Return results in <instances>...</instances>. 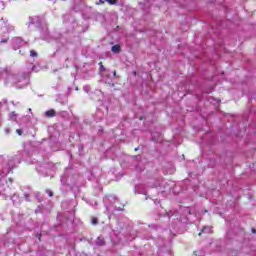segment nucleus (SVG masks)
I'll return each mask as SVG.
<instances>
[{
  "label": "nucleus",
  "instance_id": "39448f33",
  "mask_svg": "<svg viewBox=\"0 0 256 256\" xmlns=\"http://www.w3.org/2000/svg\"><path fill=\"white\" fill-rule=\"evenodd\" d=\"M55 115H56V112L53 109L48 110V111L45 112L46 117H55Z\"/></svg>",
  "mask_w": 256,
  "mask_h": 256
},
{
  "label": "nucleus",
  "instance_id": "f03ea898",
  "mask_svg": "<svg viewBox=\"0 0 256 256\" xmlns=\"http://www.w3.org/2000/svg\"><path fill=\"white\" fill-rule=\"evenodd\" d=\"M22 45H23V40L21 38H15L13 40V47L15 51H17V49H19V47H21Z\"/></svg>",
  "mask_w": 256,
  "mask_h": 256
},
{
  "label": "nucleus",
  "instance_id": "f8f14e48",
  "mask_svg": "<svg viewBox=\"0 0 256 256\" xmlns=\"http://www.w3.org/2000/svg\"><path fill=\"white\" fill-rule=\"evenodd\" d=\"M24 197H25L26 201H31V199H30L31 196L29 194H27V193L24 194Z\"/></svg>",
  "mask_w": 256,
  "mask_h": 256
},
{
  "label": "nucleus",
  "instance_id": "6ab92c4d",
  "mask_svg": "<svg viewBox=\"0 0 256 256\" xmlns=\"http://www.w3.org/2000/svg\"><path fill=\"white\" fill-rule=\"evenodd\" d=\"M7 41L6 40H1V43H6Z\"/></svg>",
  "mask_w": 256,
  "mask_h": 256
},
{
  "label": "nucleus",
  "instance_id": "ddd939ff",
  "mask_svg": "<svg viewBox=\"0 0 256 256\" xmlns=\"http://www.w3.org/2000/svg\"><path fill=\"white\" fill-rule=\"evenodd\" d=\"M46 193H48L49 197H53V192L51 190H46Z\"/></svg>",
  "mask_w": 256,
  "mask_h": 256
},
{
  "label": "nucleus",
  "instance_id": "9b49d317",
  "mask_svg": "<svg viewBox=\"0 0 256 256\" xmlns=\"http://www.w3.org/2000/svg\"><path fill=\"white\" fill-rule=\"evenodd\" d=\"M99 65H100V71H106L105 66H103V62H100Z\"/></svg>",
  "mask_w": 256,
  "mask_h": 256
},
{
  "label": "nucleus",
  "instance_id": "b1692460",
  "mask_svg": "<svg viewBox=\"0 0 256 256\" xmlns=\"http://www.w3.org/2000/svg\"><path fill=\"white\" fill-rule=\"evenodd\" d=\"M46 33H49V30H46Z\"/></svg>",
  "mask_w": 256,
  "mask_h": 256
},
{
  "label": "nucleus",
  "instance_id": "0eeeda50",
  "mask_svg": "<svg viewBox=\"0 0 256 256\" xmlns=\"http://www.w3.org/2000/svg\"><path fill=\"white\" fill-rule=\"evenodd\" d=\"M202 233H212L211 227L205 226V227L202 229Z\"/></svg>",
  "mask_w": 256,
  "mask_h": 256
},
{
  "label": "nucleus",
  "instance_id": "2eb2a0df",
  "mask_svg": "<svg viewBox=\"0 0 256 256\" xmlns=\"http://www.w3.org/2000/svg\"><path fill=\"white\" fill-rule=\"evenodd\" d=\"M92 225H97V218L92 219Z\"/></svg>",
  "mask_w": 256,
  "mask_h": 256
},
{
  "label": "nucleus",
  "instance_id": "20e7f679",
  "mask_svg": "<svg viewBox=\"0 0 256 256\" xmlns=\"http://www.w3.org/2000/svg\"><path fill=\"white\" fill-rule=\"evenodd\" d=\"M111 51L112 53H121V46L119 44H116L112 46Z\"/></svg>",
  "mask_w": 256,
  "mask_h": 256
},
{
  "label": "nucleus",
  "instance_id": "7ed1b4c3",
  "mask_svg": "<svg viewBox=\"0 0 256 256\" xmlns=\"http://www.w3.org/2000/svg\"><path fill=\"white\" fill-rule=\"evenodd\" d=\"M17 157L13 156L8 160V166L10 169H13L15 167V161Z\"/></svg>",
  "mask_w": 256,
  "mask_h": 256
},
{
  "label": "nucleus",
  "instance_id": "dca6fc26",
  "mask_svg": "<svg viewBox=\"0 0 256 256\" xmlns=\"http://www.w3.org/2000/svg\"><path fill=\"white\" fill-rule=\"evenodd\" d=\"M29 19H30L29 25H33V23H35V21L31 17Z\"/></svg>",
  "mask_w": 256,
  "mask_h": 256
},
{
  "label": "nucleus",
  "instance_id": "a211bd4d",
  "mask_svg": "<svg viewBox=\"0 0 256 256\" xmlns=\"http://www.w3.org/2000/svg\"><path fill=\"white\" fill-rule=\"evenodd\" d=\"M113 76L116 77L117 76V71H113Z\"/></svg>",
  "mask_w": 256,
  "mask_h": 256
},
{
  "label": "nucleus",
  "instance_id": "cd10ccee",
  "mask_svg": "<svg viewBox=\"0 0 256 256\" xmlns=\"http://www.w3.org/2000/svg\"><path fill=\"white\" fill-rule=\"evenodd\" d=\"M22 1H27V0H22Z\"/></svg>",
  "mask_w": 256,
  "mask_h": 256
},
{
  "label": "nucleus",
  "instance_id": "4468645a",
  "mask_svg": "<svg viewBox=\"0 0 256 256\" xmlns=\"http://www.w3.org/2000/svg\"><path fill=\"white\" fill-rule=\"evenodd\" d=\"M16 133H18L19 135H23V130L17 129V130H16Z\"/></svg>",
  "mask_w": 256,
  "mask_h": 256
},
{
  "label": "nucleus",
  "instance_id": "5701e85b",
  "mask_svg": "<svg viewBox=\"0 0 256 256\" xmlns=\"http://www.w3.org/2000/svg\"><path fill=\"white\" fill-rule=\"evenodd\" d=\"M38 201H39V202H41V201H42V199H38Z\"/></svg>",
  "mask_w": 256,
  "mask_h": 256
},
{
  "label": "nucleus",
  "instance_id": "9d476101",
  "mask_svg": "<svg viewBox=\"0 0 256 256\" xmlns=\"http://www.w3.org/2000/svg\"><path fill=\"white\" fill-rule=\"evenodd\" d=\"M30 55H31L32 57H37V52H36L35 50H31V51H30Z\"/></svg>",
  "mask_w": 256,
  "mask_h": 256
},
{
  "label": "nucleus",
  "instance_id": "393cba45",
  "mask_svg": "<svg viewBox=\"0 0 256 256\" xmlns=\"http://www.w3.org/2000/svg\"><path fill=\"white\" fill-rule=\"evenodd\" d=\"M6 133H9V130H6Z\"/></svg>",
  "mask_w": 256,
  "mask_h": 256
},
{
  "label": "nucleus",
  "instance_id": "f257e3e1",
  "mask_svg": "<svg viewBox=\"0 0 256 256\" xmlns=\"http://www.w3.org/2000/svg\"><path fill=\"white\" fill-rule=\"evenodd\" d=\"M1 79H4L5 85H11L17 89H23L26 87L29 79L27 78V73L22 72L20 74H11L9 70L3 69L0 71Z\"/></svg>",
  "mask_w": 256,
  "mask_h": 256
},
{
  "label": "nucleus",
  "instance_id": "aec40b11",
  "mask_svg": "<svg viewBox=\"0 0 256 256\" xmlns=\"http://www.w3.org/2000/svg\"><path fill=\"white\" fill-rule=\"evenodd\" d=\"M252 233H256V230H255V229H252Z\"/></svg>",
  "mask_w": 256,
  "mask_h": 256
},
{
  "label": "nucleus",
  "instance_id": "a878e982",
  "mask_svg": "<svg viewBox=\"0 0 256 256\" xmlns=\"http://www.w3.org/2000/svg\"><path fill=\"white\" fill-rule=\"evenodd\" d=\"M36 197H39V194H36Z\"/></svg>",
  "mask_w": 256,
  "mask_h": 256
},
{
  "label": "nucleus",
  "instance_id": "bb28decb",
  "mask_svg": "<svg viewBox=\"0 0 256 256\" xmlns=\"http://www.w3.org/2000/svg\"><path fill=\"white\" fill-rule=\"evenodd\" d=\"M44 39H47V37H44Z\"/></svg>",
  "mask_w": 256,
  "mask_h": 256
},
{
  "label": "nucleus",
  "instance_id": "423d86ee",
  "mask_svg": "<svg viewBox=\"0 0 256 256\" xmlns=\"http://www.w3.org/2000/svg\"><path fill=\"white\" fill-rule=\"evenodd\" d=\"M96 245H98V247H103V245H105V240H103V238L101 237H98L96 241Z\"/></svg>",
  "mask_w": 256,
  "mask_h": 256
},
{
  "label": "nucleus",
  "instance_id": "f3484780",
  "mask_svg": "<svg viewBox=\"0 0 256 256\" xmlns=\"http://www.w3.org/2000/svg\"><path fill=\"white\" fill-rule=\"evenodd\" d=\"M103 3H105V1L100 0V2H99V3H97V5H103Z\"/></svg>",
  "mask_w": 256,
  "mask_h": 256
},
{
  "label": "nucleus",
  "instance_id": "412c9836",
  "mask_svg": "<svg viewBox=\"0 0 256 256\" xmlns=\"http://www.w3.org/2000/svg\"><path fill=\"white\" fill-rule=\"evenodd\" d=\"M135 151H139V148H135Z\"/></svg>",
  "mask_w": 256,
  "mask_h": 256
},
{
  "label": "nucleus",
  "instance_id": "4be33fe9",
  "mask_svg": "<svg viewBox=\"0 0 256 256\" xmlns=\"http://www.w3.org/2000/svg\"><path fill=\"white\" fill-rule=\"evenodd\" d=\"M201 233H202V232H200V233L198 234V235H199V237H201Z\"/></svg>",
  "mask_w": 256,
  "mask_h": 256
},
{
  "label": "nucleus",
  "instance_id": "1a4fd4ad",
  "mask_svg": "<svg viewBox=\"0 0 256 256\" xmlns=\"http://www.w3.org/2000/svg\"><path fill=\"white\" fill-rule=\"evenodd\" d=\"M106 3H109V5H116L117 4V0H105Z\"/></svg>",
  "mask_w": 256,
  "mask_h": 256
},
{
  "label": "nucleus",
  "instance_id": "6e6552de",
  "mask_svg": "<svg viewBox=\"0 0 256 256\" xmlns=\"http://www.w3.org/2000/svg\"><path fill=\"white\" fill-rule=\"evenodd\" d=\"M10 119H11L12 121H17V113L12 112V113L10 114Z\"/></svg>",
  "mask_w": 256,
  "mask_h": 256
}]
</instances>
